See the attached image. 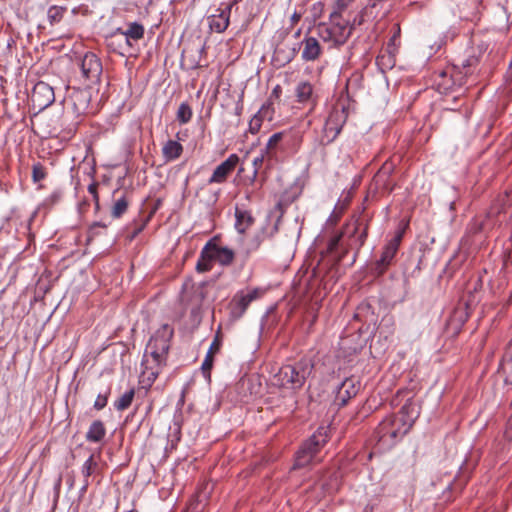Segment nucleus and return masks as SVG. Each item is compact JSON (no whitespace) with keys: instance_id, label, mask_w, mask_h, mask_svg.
Segmentation results:
<instances>
[{"instance_id":"f257e3e1","label":"nucleus","mask_w":512,"mask_h":512,"mask_svg":"<svg viewBox=\"0 0 512 512\" xmlns=\"http://www.w3.org/2000/svg\"><path fill=\"white\" fill-rule=\"evenodd\" d=\"M314 363L312 359L304 357L293 365H284L275 374L274 379L282 388L298 390L312 374Z\"/></svg>"},{"instance_id":"f03ea898","label":"nucleus","mask_w":512,"mask_h":512,"mask_svg":"<svg viewBox=\"0 0 512 512\" xmlns=\"http://www.w3.org/2000/svg\"><path fill=\"white\" fill-rule=\"evenodd\" d=\"M217 236L211 238L202 248L199 259L196 263V270L199 273L208 272L213 267V262L221 266H229L233 263L235 253L228 247H222L218 244Z\"/></svg>"},{"instance_id":"7ed1b4c3","label":"nucleus","mask_w":512,"mask_h":512,"mask_svg":"<svg viewBox=\"0 0 512 512\" xmlns=\"http://www.w3.org/2000/svg\"><path fill=\"white\" fill-rule=\"evenodd\" d=\"M319 37L332 46H341L351 36L353 27L350 25V20L338 17L334 19L329 17V23H320L317 26Z\"/></svg>"},{"instance_id":"20e7f679","label":"nucleus","mask_w":512,"mask_h":512,"mask_svg":"<svg viewBox=\"0 0 512 512\" xmlns=\"http://www.w3.org/2000/svg\"><path fill=\"white\" fill-rule=\"evenodd\" d=\"M329 433V427H319L297 451L294 468H302L310 464L318 451L328 442Z\"/></svg>"},{"instance_id":"39448f33","label":"nucleus","mask_w":512,"mask_h":512,"mask_svg":"<svg viewBox=\"0 0 512 512\" xmlns=\"http://www.w3.org/2000/svg\"><path fill=\"white\" fill-rule=\"evenodd\" d=\"M407 427L396 415H389L377 427L378 440L387 447L393 446L409 432Z\"/></svg>"},{"instance_id":"423d86ee","label":"nucleus","mask_w":512,"mask_h":512,"mask_svg":"<svg viewBox=\"0 0 512 512\" xmlns=\"http://www.w3.org/2000/svg\"><path fill=\"white\" fill-rule=\"evenodd\" d=\"M347 118L348 112L345 106L334 107L324 123L320 144L323 146L331 144L340 134Z\"/></svg>"},{"instance_id":"0eeeda50","label":"nucleus","mask_w":512,"mask_h":512,"mask_svg":"<svg viewBox=\"0 0 512 512\" xmlns=\"http://www.w3.org/2000/svg\"><path fill=\"white\" fill-rule=\"evenodd\" d=\"M174 335V329L169 324H163L156 332L151 336L149 342L146 345L145 352L149 353L151 357L155 359L167 360L170 342Z\"/></svg>"},{"instance_id":"6e6552de","label":"nucleus","mask_w":512,"mask_h":512,"mask_svg":"<svg viewBox=\"0 0 512 512\" xmlns=\"http://www.w3.org/2000/svg\"><path fill=\"white\" fill-rule=\"evenodd\" d=\"M81 76L88 88H92L101 81L103 66L101 59L93 52H87L79 62Z\"/></svg>"},{"instance_id":"1a4fd4ad","label":"nucleus","mask_w":512,"mask_h":512,"mask_svg":"<svg viewBox=\"0 0 512 512\" xmlns=\"http://www.w3.org/2000/svg\"><path fill=\"white\" fill-rule=\"evenodd\" d=\"M509 201L510 195L507 192L499 195L490 206L486 214V219L483 221L475 220V222L470 226V231L478 233L493 228L495 225L493 219L505 210Z\"/></svg>"},{"instance_id":"9d476101","label":"nucleus","mask_w":512,"mask_h":512,"mask_svg":"<svg viewBox=\"0 0 512 512\" xmlns=\"http://www.w3.org/2000/svg\"><path fill=\"white\" fill-rule=\"evenodd\" d=\"M167 360L165 359H155L151 357L149 353L144 352L142 359V370L140 373L139 382L144 388H150L158 375L162 371L163 367L166 366Z\"/></svg>"},{"instance_id":"9b49d317","label":"nucleus","mask_w":512,"mask_h":512,"mask_svg":"<svg viewBox=\"0 0 512 512\" xmlns=\"http://www.w3.org/2000/svg\"><path fill=\"white\" fill-rule=\"evenodd\" d=\"M405 233V228H399L394 236L385 244L381 257L375 263V270L378 274H383L392 263Z\"/></svg>"},{"instance_id":"f8f14e48","label":"nucleus","mask_w":512,"mask_h":512,"mask_svg":"<svg viewBox=\"0 0 512 512\" xmlns=\"http://www.w3.org/2000/svg\"><path fill=\"white\" fill-rule=\"evenodd\" d=\"M55 101L53 88L46 82L39 81L35 84L31 93V102L35 109L42 111Z\"/></svg>"},{"instance_id":"ddd939ff","label":"nucleus","mask_w":512,"mask_h":512,"mask_svg":"<svg viewBox=\"0 0 512 512\" xmlns=\"http://www.w3.org/2000/svg\"><path fill=\"white\" fill-rule=\"evenodd\" d=\"M299 48L298 44H289L284 40L279 41L272 55V65L277 69L283 68L295 58Z\"/></svg>"},{"instance_id":"4468645a","label":"nucleus","mask_w":512,"mask_h":512,"mask_svg":"<svg viewBox=\"0 0 512 512\" xmlns=\"http://www.w3.org/2000/svg\"><path fill=\"white\" fill-rule=\"evenodd\" d=\"M239 161L240 158L237 154H230L225 161H223L214 169L211 177L208 179V183H224L227 180L228 176L235 170Z\"/></svg>"},{"instance_id":"2eb2a0df","label":"nucleus","mask_w":512,"mask_h":512,"mask_svg":"<svg viewBox=\"0 0 512 512\" xmlns=\"http://www.w3.org/2000/svg\"><path fill=\"white\" fill-rule=\"evenodd\" d=\"M360 390V382L353 377H348L339 385L335 401L339 406H345L350 399L355 397Z\"/></svg>"},{"instance_id":"dca6fc26","label":"nucleus","mask_w":512,"mask_h":512,"mask_svg":"<svg viewBox=\"0 0 512 512\" xmlns=\"http://www.w3.org/2000/svg\"><path fill=\"white\" fill-rule=\"evenodd\" d=\"M73 113L76 116L88 114L91 110V92L88 89L74 90L70 95Z\"/></svg>"},{"instance_id":"f3484780","label":"nucleus","mask_w":512,"mask_h":512,"mask_svg":"<svg viewBox=\"0 0 512 512\" xmlns=\"http://www.w3.org/2000/svg\"><path fill=\"white\" fill-rule=\"evenodd\" d=\"M260 294L261 293L259 288H254L246 292H238L232 299V304L234 305L233 313L238 317H241L245 313L250 303L259 298Z\"/></svg>"},{"instance_id":"a211bd4d","label":"nucleus","mask_w":512,"mask_h":512,"mask_svg":"<svg viewBox=\"0 0 512 512\" xmlns=\"http://www.w3.org/2000/svg\"><path fill=\"white\" fill-rule=\"evenodd\" d=\"M107 48L119 55L124 56L126 53H129L133 44L127 40V38L122 35V29L117 28L110 36L106 38Z\"/></svg>"},{"instance_id":"6ab92c4d","label":"nucleus","mask_w":512,"mask_h":512,"mask_svg":"<svg viewBox=\"0 0 512 512\" xmlns=\"http://www.w3.org/2000/svg\"><path fill=\"white\" fill-rule=\"evenodd\" d=\"M235 3H236V0L234 2L228 4L224 9H221V8L217 9L216 11L218 13L213 14L208 18L209 27L211 30H213L217 33H222L228 28L229 23H230L231 9Z\"/></svg>"},{"instance_id":"aec40b11","label":"nucleus","mask_w":512,"mask_h":512,"mask_svg":"<svg viewBox=\"0 0 512 512\" xmlns=\"http://www.w3.org/2000/svg\"><path fill=\"white\" fill-rule=\"evenodd\" d=\"M274 115L273 104L270 102L264 103L258 112L249 121L248 131L251 134H256L260 131L263 121H271Z\"/></svg>"},{"instance_id":"412c9836","label":"nucleus","mask_w":512,"mask_h":512,"mask_svg":"<svg viewBox=\"0 0 512 512\" xmlns=\"http://www.w3.org/2000/svg\"><path fill=\"white\" fill-rule=\"evenodd\" d=\"M303 49L301 53L302 60L313 62L320 58L322 48L319 41L315 37L306 36L301 42Z\"/></svg>"},{"instance_id":"4be33fe9","label":"nucleus","mask_w":512,"mask_h":512,"mask_svg":"<svg viewBox=\"0 0 512 512\" xmlns=\"http://www.w3.org/2000/svg\"><path fill=\"white\" fill-rule=\"evenodd\" d=\"M420 414L418 405L411 399L407 400L401 407L399 415H396L398 419L406 424L407 429L410 430Z\"/></svg>"},{"instance_id":"5701e85b","label":"nucleus","mask_w":512,"mask_h":512,"mask_svg":"<svg viewBox=\"0 0 512 512\" xmlns=\"http://www.w3.org/2000/svg\"><path fill=\"white\" fill-rule=\"evenodd\" d=\"M106 436V427L101 420H94L85 435L88 442L100 443Z\"/></svg>"},{"instance_id":"b1692460","label":"nucleus","mask_w":512,"mask_h":512,"mask_svg":"<svg viewBox=\"0 0 512 512\" xmlns=\"http://www.w3.org/2000/svg\"><path fill=\"white\" fill-rule=\"evenodd\" d=\"M235 219V228L241 234L245 233L254 223V217L251 212L240 209L239 207L235 208Z\"/></svg>"},{"instance_id":"393cba45","label":"nucleus","mask_w":512,"mask_h":512,"mask_svg":"<svg viewBox=\"0 0 512 512\" xmlns=\"http://www.w3.org/2000/svg\"><path fill=\"white\" fill-rule=\"evenodd\" d=\"M368 236V224H363L360 221H356L354 224L353 231L350 234V237H353L352 247L360 250L361 247L365 244V241Z\"/></svg>"},{"instance_id":"a878e982","label":"nucleus","mask_w":512,"mask_h":512,"mask_svg":"<svg viewBox=\"0 0 512 512\" xmlns=\"http://www.w3.org/2000/svg\"><path fill=\"white\" fill-rule=\"evenodd\" d=\"M183 153V146L176 140H168L162 148V155L165 162L178 159Z\"/></svg>"},{"instance_id":"bb28decb","label":"nucleus","mask_w":512,"mask_h":512,"mask_svg":"<svg viewBox=\"0 0 512 512\" xmlns=\"http://www.w3.org/2000/svg\"><path fill=\"white\" fill-rule=\"evenodd\" d=\"M295 96L300 103H308L313 97V86L308 81H300L295 88Z\"/></svg>"},{"instance_id":"cd10ccee","label":"nucleus","mask_w":512,"mask_h":512,"mask_svg":"<svg viewBox=\"0 0 512 512\" xmlns=\"http://www.w3.org/2000/svg\"><path fill=\"white\" fill-rule=\"evenodd\" d=\"M144 26L138 22H130L127 24V29H122L124 35L129 42L138 41L144 37Z\"/></svg>"},{"instance_id":"c85d7f7f","label":"nucleus","mask_w":512,"mask_h":512,"mask_svg":"<svg viewBox=\"0 0 512 512\" xmlns=\"http://www.w3.org/2000/svg\"><path fill=\"white\" fill-rule=\"evenodd\" d=\"M99 468V464L97 460L95 459L94 455H90L88 459L84 462L82 465V474L84 476V485L82 487V492H85L89 486L88 478L94 474L97 469Z\"/></svg>"},{"instance_id":"c756f323","label":"nucleus","mask_w":512,"mask_h":512,"mask_svg":"<svg viewBox=\"0 0 512 512\" xmlns=\"http://www.w3.org/2000/svg\"><path fill=\"white\" fill-rule=\"evenodd\" d=\"M288 138V134H286L284 131L274 133L270 136V138L267 141V144L265 146V153L267 156L272 157L274 150L278 146V144Z\"/></svg>"},{"instance_id":"7c9ffc66","label":"nucleus","mask_w":512,"mask_h":512,"mask_svg":"<svg viewBox=\"0 0 512 512\" xmlns=\"http://www.w3.org/2000/svg\"><path fill=\"white\" fill-rule=\"evenodd\" d=\"M135 396L134 389H130L122 394L115 402L114 407L118 411L126 410L131 404Z\"/></svg>"},{"instance_id":"2f4dec72","label":"nucleus","mask_w":512,"mask_h":512,"mask_svg":"<svg viewBox=\"0 0 512 512\" xmlns=\"http://www.w3.org/2000/svg\"><path fill=\"white\" fill-rule=\"evenodd\" d=\"M129 200L126 195L118 198L112 206L111 215L113 218H120L127 210Z\"/></svg>"},{"instance_id":"473e14b6","label":"nucleus","mask_w":512,"mask_h":512,"mask_svg":"<svg viewBox=\"0 0 512 512\" xmlns=\"http://www.w3.org/2000/svg\"><path fill=\"white\" fill-rule=\"evenodd\" d=\"M354 0H335L330 15L334 19L342 17V14L352 5Z\"/></svg>"},{"instance_id":"72a5a7b5","label":"nucleus","mask_w":512,"mask_h":512,"mask_svg":"<svg viewBox=\"0 0 512 512\" xmlns=\"http://www.w3.org/2000/svg\"><path fill=\"white\" fill-rule=\"evenodd\" d=\"M340 481H339V475L335 471L329 476V481L322 480V488L325 492L331 494L336 492L339 489Z\"/></svg>"},{"instance_id":"f704fd0d","label":"nucleus","mask_w":512,"mask_h":512,"mask_svg":"<svg viewBox=\"0 0 512 512\" xmlns=\"http://www.w3.org/2000/svg\"><path fill=\"white\" fill-rule=\"evenodd\" d=\"M176 116H177V120L181 124L188 123L193 116V112H192L190 105L185 102L181 103L180 106L178 107Z\"/></svg>"},{"instance_id":"c9c22d12","label":"nucleus","mask_w":512,"mask_h":512,"mask_svg":"<svg viewBox=\"0 0 512 512\" xmlns=\"http://www.w3.org/2000/svg\"><path fill=\"white\" fill-rule=\"evenodd\" d=\"M286 134H288V138L287 139H284L286 141V143L291 146V148L294 150V151H297L298 148L300 147V144L302 142V134L299 130H287V131H284Z\"/></svg>"},{"instance_id":"e433bc0d","label":"nucleus","mask_w":512,"mask_h":512,"mask_svg":"<svg viewBox=\"0 0 512 512\" xmlns=\"http://www.w3.org/2000/svg\"><path fill=\"white\" fill-rule=\"evenodd\" d=\"M204 299H205L204 286L201 285V286H198L197 288H195V290H194V296H193L192 301H193L195 307L192 309V313H195L196 310H198L200 308Z\"/></svg>"},{"instance_id":"4c0bfd02","label":"nucleus","mask_w":512,"mask_h":512,"mask_svg":"<svg viewBox=\"0 0 512 512\" xmlns=\"http://www.w3.org/2000/svg\"><path fill=\"white\" fill-rule=\"evenodd\" d=\"M46 175H47L46 171H45L44 167L42 166V164L36 163L33 165V167H32L33 182H35V183L40 182L41 180L45 179Z\"/></svg>"},{"instance_id":"58836bf2","label":"nucleus","mask_w":512,"mask_h":512,"mask_svg":"<svg viewBox=\"0 0 512 512\" xmlns=\"http://www.w3.org/2000/svg\"><path fill=\"white\" fill-rule=\"evenodd\" d=\"M63 17V10L57 6H52L48 10V18L51 24L59 22Z\"/></svg>"},{"instance_id":"ea45409f","label":"nucleus","mask_w":512,"mask_h":512,"mask_svg":"<svg viewBox=\"0 0 512 512\" xmlns=\"http://www.w3.org/2000/svg\"><path fill=\"white\" fill-rule=\"evenodd\" d=\"M221 346H222V335H221L220 330H218L217 333L215 334V337H214L210 347H209L208 353L215 355L216 353L219 352Z\"/></svg>"},{"instance_id":"a19ab883","label":"nucleus","mask_w":512,"mask_h":512,"mask_svg":"<svg viewBox=\"0 0 512 512\" xmlns=\"http://www.w3.org/2000/svg\"><path fill=\"white\" fill-rule=\"evenodd\" d=\"M262 243V238L260 235L254 236L248 243V247L246 249V258L250 255V253L259 249Z\"/></svg>"},{"instance_id":"79ce46f5","label":"nucleus","mask_w":512,"mask_h":512,"mask_svg":"<svg viewBox=\"0 0 512 512\" xmlns=\"http://www.w3.org/2000/svg\"><path fill=\"white\" fill-rule=\"evenodd\" d=\"M213 361H214V354H211V353H208L206 354L205 356V359L202 363V366H201V369L203 371L204 374H207L208 376H210V371L212 369V366H213Z\"/></svg>"},{"instance_id":"37998d69","label":"nucleus","mask_w":512,"mask_h":512,"mask_svg":"<svg viewBox=\"0 0 512 512\" xmlns=\"http://www.w3.org/2000/svg\"><path fill=\"white\" fill-rule=\"evenodd\" d=\"M110 390H108L105 394H99L94 402V408L96 410H102L108 402V394Z\"/></svg>"},{"instance_id":"c03bdc74","label":"nucleus","mask_w":512,"mask_h":512,"mask_svg":"<svg viewBox=\"0 0 512 512\" xmlns=\"http://www.w3.org/2000/svg\"><path fill=\"white\" fill-rule=\"evenodd\" d=\"M88 192L92 196L96 208H99L98 183L96 181L88 185Z\"/></svg>"},{"instance_id":"a18cd8bd","label":"nucleus","mask_w":512,"mask_h":512,"mask_svg":"<svg viewBox=\"0 0 512 512\" xmlns=\"http://www.w3.org/2000/svg\"><path fill=\"white\" fill-rule=\"evenodd\" d=\"M342 238V234H337L335 236H333L329 242H328V251L329 252H334L337 248H338V245L340 243V240Z\"/></svg>"},{"instance_id":"49530a36","label":"nucleus","mask_w":512,"mask_h":512,"mask_svg":"<svg viewBox=\"0 0 512 512\" xmlns=\"http://www.w3.org/2000/svg\"><path fill=\"white\" fill-rule=\"evenodd\" d=\"M391 172V167H387L386 165H384L377 173V175L375 176V181L378 183L382 180H384V178H387L389 176Z\"/></svg>"},{"instance_id":"de8ad7c7","label":"nucleus","mask_w":512,"mask_h":512,"mask_svg":"<svg viewBox=\"0 0 512 512\" xmlns=\"http://www.w3.org/2000/svg\"><path fill=\"white\" fill-rule=\"evenodd\" d=\"M197 52L199 53V58L198 59H194L193 60V64H192V68H199V67H203L204 65L201 64V56L203 54L206 53V45L203 44L202 46H200L197 50Z\"/></svg>"},{"instance_id":"09e8293b","label":"nucleus","mask_w":512,"mask_h":512,"mask_svg":"<svg viewBox=\"0 0 512 512\" xmlns=\"http://www.w3.org/2000/svg\"><path fill=\"white\" fill-rule=\"evenodd\" d=\"M106 227H107V225L104 223L95 222L94 224L91 225V227L89 229V236L94 237V236L98 235L99 234L98 229L99 228L105 229Z\"/></svg>"},{"instance_id":"8fccbe9b","label":"nucleus","mask_w":512,"mask_h":512,"mask_svg":"<svg viewBox=\"0 0 512 512\" xmlns=\"http://www.w3.org/2000/svg\"><path fill=\"white\" fill-rule=\"evenodd\" d=\"M265 155H266V153H265V151H263L261 153V155H259V156L254 158V160H253V167H254L253 171L258 172V170L261 168V166H262V164L264 162Z\"/></svg>"},{"instance_id":"3c124183","label":"nucleus","mask_w":512,"mask_h":512,"mask_svg":"<svg viewBox=\"0 0 512 512\" xmlns=\"http://www.w3.org/2000/svg\"><path fill=\"white\" fill-rule=\"evenodd\" d=\"M477 62H478L477 58L470 57L467 60L463 61L462 67H463L464 70H466L467 68H470L471 66H474ZM464 73L466 75L468 73V71H465Z\"/></svg>"},{"instance_id":"603ef678","label":"nucleus","mask_w":512,"mask_h":512,"mask_svg":"<svg viewBox=\"0 0 512 512\" xmlns=\"http://www.w3.org/2000/svg\"><path fill=\"white\" fill-rule=\"evenodd\" d=\"M503 361L504 362L512 361V342L509 344V346L507 347V349L503 355Z\"/></svg>"},{"instance_id":"864d4df0","label":"nucleus","mask_w":512,"mask_h":512,"mask_svg":"<svg viewBox=\"0 0 512 512\" xmlns=\"http://www.w3.org/2000/svg\"><path fill=\"white\" fill-rule=\"evenodd\" d=\"M302 14L300 12L295 11L290 18L291 24L295 25L301 20Z\"/></svg>"},{"instance_id":"5fc2aeb1","label":"nucleus","mask_w":512,"mask_h":512,"mask_svg":"<svg viewBox=\"0 0 512 512\" xmlns=\"http://www.w3.org/2000/svg\"><path fill=\"white\" fill-rule=\"evenodd\" d=\"M144 228V224L137 227L131 234H129L127 237L130 241H132Z\"/></svg>"},{"instance_id":"6e6d98bb","label":"nucleus","mask_w":512,"mask_h":512,"mask_svg":"<svg viewBox=\"0 0 512 512\" xmlns=\"http://www.w3.org/2000/svg\"><path fill=\"white\" fill-rule=\"evenodd\" d=\"M62 197V193L60 191H55L51 194L50 200L52 203L58 202Z\"/></svg>"},{"instance_id":"4d7b16f0","label":"nucleus","mask_w":512,"mask_h":512,"mask_svg":"<svg viewBox=\"0 0 512 512\" xmlns=\"http://www.w3.org/2000/svg\"><path fill=\"white\" fill-rule=\"evenodd\" d=\"M257 175H258V172L253 171L252 175L247 178V184L248 185H253L255 183V181H256Z\"/></svg>"},{"instance_id":"13d9d810","label":"nucleus","mask_w":512,"mask_h":512,"mask_svg":"<svg viewBox=\"0 0 512 512\" xmlns=\"http://www.w3.org/2000/svg\"><path fill=\"white\" fill-rule=\"evenodd\" d=\"M512 421V419H510ZM505 436L508 439H512V422H509V427L505 431Z\"/></svg>"},{"instance_id":"bf43d9fd","label":"nucleus","mask_w":512,"mask_h":512,"mask_svg":"<svg viewBox=\"0 0 512 512\" xmlns=\"http://www.w3.org/2000/svg\"><path fill=\"white\" fill-rule=\"evenodd\" d=\"M489 46H490V43H488V42H487V43H486V42H481V43L479 44V48H480L481 50H487V49L489 48Z\"/></svg>"},{"instance_id":"052dcab7","label":"nucleus","mask_w":512,"mask_h":512,"mask_svg":"<svg viewBox=\"0 0 512 512\" xmlns=\"http://www.w3.org/2000/svg\"><path fill=\"white\" fill-rule=\"evenodd\" d=\"M280 92H281V87H280L279 85H277V86L273 89L272 94H273V95L278 96Z\"/></svg>"},{"instance_id":"680f3d73","label":"nucleus","mask_w":512,"mask_h":512,"mask_svg":"<svg viewBox=\"0 0 512 512\" xmlns=\"http://www.w3.org/2000/svg\"><path fill=\"white\" fill-rule=\"evenodd\" d=\"M86 205H87V202H86V201L82 202V203L79 205V209H80V211H81V212H82V211H84V209H85V206H86Z\"/></svg>"},{"instance_id":"e2e57ef3","label":"nucleus","mask_w":512,"mask_h":512,"mask_svg":"<svg viewBox=\"0 0 512 512\" xmlns=\"http://www.w3.org/2000/svg\"><path fill=\"white\" fill-rule=\"evenodd\" d=\"M462 72H455L453 75H452V78L454 79V81H456V79L458 78V76L461 74Z\"/></svg>"},{"instance_id":"0e129e2a","label":"nucleus","mask_w":512,"mask_h":512,"mask_svg":"<svg viewBox=\"0 0 512 512\" xmlns=\"http://www.w3.org/2000/svg\"><path fill=\"white\" fill-rule=\"evenodd\" d=\"M300 34H301V29H298V30L296 31V33H295V37H296V38H297V37H299V36H300Z\"/></svg>"},{"instance_id":"69168bd1","label":"nucleus","mask_w":512,"mask_h":512,"mask_svg":"<svg viewBox=\"0 0 512 512\" xmlns=\"http://www.w3.org/2000/svg\"><path fill=\"white\" fill-rule=\"evenodd\" d=\"M462 84H463V82H462V78H459V79H458V85H459V86H461Z\"/></svg>"},{"instance_id":"338daca9","label":"nucleus","mask_w":512,"mask_h":512,"mask_svg":"<svg viewBox=\"0 0 512 512\" xmlns=\"http://www.w3.org/2000/svg\"><path fill=\"white\" fill-rule=\"evenodd\" d=\"M6 512H8V511H6Z\"/></svg>"}]
</instances>
